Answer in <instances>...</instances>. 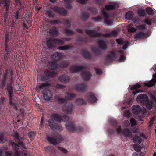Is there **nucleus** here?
Returning a JSON list of instances; mask_svg holds the SVG:
<instances>
[{
  "instance_id": "obj_43",
  "label": "nucleus",
  "mask_w": 156,
  "mask_h": 156,
  "mask_svg": "<svg viewBox=\"0 0 156 156\" xmlns=\"http://www.w3.org/2000/svg\"><path fill=\"white\" fill-rule=\"evenodd\" d=\"M7 90L9 96H13V89L12 86L9 85L7 86Z\"/></svg>"
},
{
  "instance_id": "obj_12",
  "label": "nucleus",
  "mask_w": 156,
  "mask_h": 156,
  "mask_svg": "<svg viewBox=\"0 0 156 156\" xmlns=\"http://www.w3.org/2000/svg\"><path fill=\"white\" fill-rule=\"evenodd\" d=\"M65 126L69 131L74 132L77 130V129L73 123L67 122Z\"/></svg>"
},
{
  "instance_id": "obj_63",
  "label": "nucleus",
  "mask_w": 156,
  "mask_h": 156,
  "mask_svg": "<svg viewBox=\"0 0 156 156\" xmlns=\"http://www.w3.org/2000/svg\"><path fill=\"white\" fill-rule=\"evenodd\" d=\"M116 131L118 133H119L122 132V129L120 126H117Z\"/></svg>"
},
{
  "instance_id": "obj_23",
  "label": "nucleus",
  "mask_w": 156,
  "mask_h": 156,
  "mask_svg": "<svg viewBox=\"0 0 156 156\" xmlns=\"http://www.w3.org/2000/svg\"><path fill=\"white\" fill-rule=\"evenodd\" d=\"M59 80L62 83H65L69 80V78L68 76L63 75L59 78Z\"/></svg>"
},
{
  "instance_id": "obj_44",
  "label": "nucleus",
  "mask_w": 156,
  "mask_h": 156,
  "mask_svg": "<svg viewBox=\"0 0 156 156\" xmlns=\"http://www.w3.org/2000/svg\"><path fill=\"white\" fill-rule=\"evenodd\" d=\"M28 134L29 136V137L30 138V140H32L34 139L35 137V132H33V131L30 132H29L28 133Z\"/></svg>"
},
{
  "instance_id": "obj_25",
  "label": "nucleus",
  "mask_w": 156,
  "mask_h": 156,
  "mask_svg": "<svg viewBox=\"0 0 156 156\" xmlns=\"http://www.w3.org/2000/svg\"><path fill=\"white\" fill-rule=\"evenodd\" d=\"M64 2L65 6L67 9H69L72 8V6L71 5L72 2L71 0H64V2Z\"/></svg>"
},
{
  "instance_id": "obj_54",
  "label": "nucleus",
  "mask_w": 156,
  "mask_h": 156,
  "mask_svg": "<svg viewBox=\"0 0 156 156\" xmlns=\"http://www.w3.org/2000/svg\"><path fill=\"white\" fill-rule=\"evenodd\" d=\"M9 34L7 32L5 33V44H7L8 42L9 41Z\"/></svg>"
},
{
  "instance_id": "obj_18",
  "label": "nucleus",
  "mask_w": 156,
  "mask_h": 156,
  "mask_svg": "<svg viewBox=\"0 0 156 156\" xmlns=\"http://www.w3.org/2000/svg\"><path fill=\"white\" fill-rule=\"evenodd\" d=\"M132 111L134 114L137 115L141 111V109L139 105H135L132 107Z\"/></svg>"
},
{
  "instance_id": "obj_9",
  "label": "nucleus",
  "mask_w": 156,
  "mask_h": 156,
  "mask_svg": "<svg viewBox=\"0 0 156 156\" xmlns=\"http://www.w3.org/2000/svg\"><path fill=\"white\" fill-rule=\"evenodd\" d=\"M96 100L97 99L94 95L92 93H88L86 96V100L89 102L94 103Z\"/></svg>"
},
{
  "instance_id": "obj_24",
  "label": "nucleus",
  "mask_w": 156,
  "mask_h": 156,
  "mask_svg": "<svg viewBox=\"0 0 156 156\" xmlns=\"http://www.w3.org/2000/svg\"><path fill=\"white\" fill-rule=\"evenodd\" d=\"M11 0H2V4H5V8L6 10H9Z\"/></svg>"
},
{
  "instance_id": "obj_1",
  "label": "nucleus",
  "mask_w": 156,
  "mask_h": 156,
  "mask_svg": "<svg viewBox=\"0 0 156 156\" xmlns=\"http://www.w3.org/2000/svg\"><path fill=\"white\" fill-rule=\"evenodd\" d=\"M123 51L120 50L119 51H113L109 52L106 58V62L110 63L114 60H119L120 62H123L125 60L124 56L123 55Z\"/></svg>"
},
{
  "instance_id": "obj_50",
  "label": "nucleus",
  "mask_w": 156,
  "mask_h": 156,
  "mask_svg": "<svg viewBox=\"0 0 156 156\" xmlns=\"http://www.w3.org/2000/svg\"><path fill=\"white\" fill-rule=\"evenodd\" d=\"M124 116L129 118L130 116V112L129 110L124 111L123 112Z\"/></svg>"
},
{
  "instance_id": "obj_34",
  "label": "nucleus",
  "mask_w": 156,
  "mask_h": 156,
  "mask_svg": "<svg viewBox=\"0 0 156 156\" xmlns=\"http://www.w3.org/2000/svg\"><path fill=\"white\" fill-rule=\"evenodd\" d=\"M132 24H129L127 26V30L130 32H134L136 30V29L132 27Z\"/></svg>"
},
{
  "instance_id": "obj_36",
  "label": "nucleus",
  "mask_w": 156,
  "mask_h": 156,
  "mask_svg": "<svg viewBox=\"0 0 156 156\" xmlns=\"http://www.w3.org/2000/svg\"><path fill=\"white\" fill-rule=\"evenodd\" d=\"M116 5L115 3L113 4L106 5L105 6V9L108 10H111L114 9Z\"/></svg>"
},
{
  "instance_id": "obj_52",
  "label": "nucleus",
  "mask_w": 156,
  "mask_h": 156,
  "mask_svg": "<svg viewBox=\"0 0 156 156\" xmlns=\"http://www.w3.org/2000/svg\"><path fill=\"white\" fill-rule=\"evenodd\" d=\"M63 24L67 27L71 26L70 22L67 20L65 19L63 20Z\"/></svg>"
},
{
  "instance_id": "obj_40",
  "label": "nucleus",
  "mask_w": 156,
  "mask_h": 156,
  "mask_svg": "<svg viewBox=\"0 0 156 156\" xmlns=\"http://www.w3.org/2000/svg\"><path fill=\"white\" fill-rule=\"evenodd\" d=\"M133 147L134 150L137 152H140L141 150V147L139 144H134Z\"/></svg>"
},
{
  "instance_id": "obj_22",
  "label": "nucleus",
  "mask_w": 156,
  "mask_h": 156,
  "mask_svg": "<svg viewBox=\"0 0 156 156\" xmlns=\"http://www.w3.org/2000/svg\"><path fill=\"white\" fill-rule=\"evenodd\" d=\"M82 76L83 78L85 80L89 79L92 76L91 73L88 71L83 72Z\"/></svg>"
},
{
  "instance_id": "obj_5",
  "label": "nucleus",
  "mask_w": 156,
  "mask_h": 156,
  "mask_svg": "<svg viewBox=\"0 0 156 156\" xmlns=\"http://www.w3.org/2000/svg\"><path fill=\"white\" fill-rule=\"evenodd\" d=\"M73 107V105L71 103H66L63 107V111L66 114H70L71 113Z\"/></svg>"
},
{
  "instance_id": "obj_51",
  "label": "nucleus",
  "mask_w": 156,
  "mask_h": 156,
  "mask_svg": "<svg viewBox=\"0 0 156 156\" xmlns=\"http://www.w3.org/2000/svg\"><path fill=\"white\" fill-rule=\"evenodd\" d=\"M46 14L49 17H53L54 16V14L52 11L50 10H47L46 11Z\"/></svg>"
},
{
  "instance_id": "obj_38",
  "label": "nucleus",
  "mask_w": 156,
  "mask_h": 156,
  "mask_svg": "<svg viewBox=\"0 0 156 156\" xmlns=\"http://www.w3.org/2000/svg\"><path fill=\"white\" fill-rule=\"evenodd\" d=\"M137 13L141 17H144L146 15L144 10L142 9H139L137 11Z\"/></svg>"
},
{
  "instance_id": "obj_59",
  "label": "nucleus",
  "mask_w": 156,
  "mask_h": 156,
  "mask_svg": "<svg viewBox=\"0 0 156 156\" xmlns=\"http://www.w3.org/2000/svg\"><path fill=\"white\" fill-rule=\"evenodd\" d=\"M133 23L136 24H138L140 23H141L142 22V21L139 18H137L136 19H133Z\"/></svg>"
},
{
  "instance_id": "obj_41",
  "label": "nucleus",
  "mask_w": 156,
  "mask_h": 156,
  "mask_svg": "<svg viewBox=\"0 0 156 156\" xmlns=\"http://www.w3.org/2000/svg\"><path fill=\"white\" fill-rule=\"evenodd\" d=\"M76 104L78 105L86 104L85 102L82 99H77L76 100Z\"/></svg>"
},
{
  "instance_id": "obj_29",
  "label": "nucleus",
  "mask_w": 156,
  "mask_h": 156,
  "mask_svg": "<svg viewBox=\"0 0 156 156\" xmlns=\"http://www.w3.org/2000/svg\"><path fill=\"white\" fill-rule=\"evenodd\" d=\"M146 11L147 13L150 15H153L154 11L150 7H147L146 9Z\"/></svg>"
},
{
  "instance_id": "obj_26",
  "label": "nucleus",
  "mask_w": 156,
  "mask_h": 156,
  "mask_svg": "<svg viewBox=\"0 0 156 156\" xmlns=\"http://www.w3.org/2000/svg\"><path fill=\"white\" fill-rule=\"evenodd\" d=\"M49 33L52 36H55L58 34V31L55 27H53L49 30Z\"/></svg>"
},
{
  "instance_id": "obj_20",
  "label": "nucleus",
  "mask_w": 156,
  "mask_h": 156,
  "mask_svg": "<svg viewBox=\"0 0 156 156\" xmlns=\"http://www.w3.org/2000/svg\"><path fill=\"white\" fill-rule=\"evenodd\" d=\"M62 56L61 53L55 52L51 55V59L55 61L59 60Z\"/></svg>"
},
{
  "instance_id": "obj_16",
  "label": "nucleus",
  "mask_w": 156,
  "mask_h": 156,
  "mask_svg": "<svg viewBox=\"0 0 156 156\" xmlns=\"http://www.w3.org/2000/svg\"><path fill=\"white\" fill-rule=\"evenodd\" d=\"M153 77L154 78L151 80L149 83H144V85L148 87H151L154 86L155 83H156V74H153Z\"/></svg>"
},
{
  "instance_id": "obj_21",
  "label": "nucleus",
  "mask_w": 156,
  "mask_h": 156,
  "mask_svg": "<svg viewBox=\"0 0 156 156\" xmlns=\"http://www.w3.org/2000/svg\"><path fill=\"white\" fill-rule=\"evenodd\" d=\"M47 66L48 69L51 70H55L58 67L57 64L55 62H48Z\"/></svg>"
},
{
  "instance_id": "obj_62",
  "label": "nucleus",
  "mask_w": 156,
  "mask_h": 156,
  "mask_svg": "<svg viewBox=\"0 0 156 156\" xmlns=\"http://www.w3.org/2000/svg\"><path fill=\"white\" fill-rule=\"evenodd\" d=\"M4 136L3 133H0V143H3Z\"/></svg>"
},
{
  "instance_id": "obj_15",
  "label": "nucleus",
  "mask_w": 156,
  "mask_h": 156,
  "mask_svg": "<svg viewBox=\"0 0 156 156\" xmlns=\"http://www.w3.org/2000/svg\"><path fill=\"white\" fill-rule=\"evenodd\" d=\"M117 42L120 45H123L122 48L125 50L128 47L129 45V43L128 41H124L122 38L116 39Z\"/></svg>"
},
{
  "instance_id": "obj_7",
  "label": "nucleus",
  "mask_w": 156,
  "mask_h": 156,
  "mask_svg": "<svg viewBox=\"0 0 156 156\" xmlns=\"http://www.w3.org/2000/svg\"><path fill=\"white\" fill-rule=\"evenodd\" d=\"M44 98L45 100H50L52 97L51 91L49 89H45L42 92Z\"/></svg>"
},
{
  "instance_id": "obj_2",
  "label": "nucleus",
  "mask_w": 156,
  "mask_h": 156,
  "mask_svg": "<svg viewBox=\"0 0 156 156\" xmlns=\"http://www.w3.org/2000/svg\"><path fill=\"white\" fill-rule=\"evenodd\" d=\"M86 34L90 37H99L103 35L105 37H110L112 36H116L118 34L116 30L111 31L110 32L105 34H100L94 32L93 30L87 29L85 31Z\"/></svg>"
},
{
  "instance_id": "obj_14",
  "label": "nucleus",
  "mask_w": 156,
  "mask_h": 156,
  "mask_svg": "<svg viewBox=\"0 0 156 156\" xmlns=\"http://www.w3.org/2000/svg\"><path fill=\"white\" fill-rule=\"evenodd\" d=\"M134 38L136 40H139L147 37L146 34L143 31L138 32L134 35Z\"/></svg>"
},
{
  "instance_id": "obj_11",
  "label": "nucleus",
  "mask_w": 156,
  "mask_h": 156,
  "mask_svg": "<svg viewBox=\"0 0 156 156\" xmlns=\"http://www.w3.org/2000/svg\"><path fill=\"white\" fill-rule=\"evenodd\" d=\"M104 17L106 19L104 21V23L108 26H112L113 25V22L111 21L108 20L107 19H108L109 17L108 14L105 11V9H103L101 10Z\"/></svg>"
},
{
  "instance_id": "obj_28",
  "label": "nucleus",
  "mask_w": 156,
  "mask_h": 156,
  "mask_svg": "<svg viewBox=\"0 0 156 156\" xmlns=\"http://www.w3.org/2000/svg\"><path fill=\"white\" fill-rule=\"evenodd\" d=\"M133 15V13L132 12H128L126 13L125 16L127 19L130 20L132 18Z\"/></svg>"
},
{
  "instance_id": "obj_17",
  "label": "nucleus",
  "mask_w": 156,
  "mask_h": 156,
  "mask_svg": "<svg viewBox=\"0 0 156 156\" xmlns=\"http://www.w3.org/2000/svg\"><path fill=\"white\" fill-rule=\"evenodd\" d=\"M52 9L55 11L63 15H65L67 13V11L64 9L62 7H54L52 8Z\"/></svg>"
},
{
  "instance_id": "obj_30",
  "label": "nucleus",
  "mask_w": 156,
  "mask_h": 156,
  "mask_svg": "<svg viewBox=\"0 0 156 156\" xmlns=\"http://www.w3.org/2000/svg\"><path fill=\"white\" fill-rule=\"evenodd\" d=\"M90 15L88 13H84L81 15V19L83 20H86L89 18Z\"/></svg>"
},
{
  "instance_id": "obj_53",
  "label": "nucleus",
  "mask_w": 156,
  "mask_h": 156,
  "mask_svg": "<svg viewBox=\"0 0 156 156\" xmlns=\"http://www.w3.org/2000/svg\"><path fill=\"white\" fill-rule=\"evenodd\" d=\"M46 150L49 152H53L54 150L52 146H48L46 148Z\"/></svg>"
},
{
  "instance_id": "obj_6",
  "label": "nucleus",
  "mask_w": 156,
  "mask_h": 156,
  "mask_svg": "<svg viewBox=\"0 0 156 156\" xmlns=\"http://www.w3.org/2000/svg\"><path fill=\"white\" fill-rule=\"evenodd\" d=\"M136 100L138 102H140L142 104H145L148 101V98L146 95L141 94L137 96Z\"/></svg>"
},
{
  "instance_id": "obj_35",
  "label": "nucleus",
  "mask_w": 156,
  "mask_h": 156,
  "mask_svg": "<svg viewBox=\"0 0 156 156\" xmlns=\"http://www.w3.org/2000/svg\"><path fill=\"white\" fill-rule=\"evenodd\" d=\"M150 97L151 100L156 103V93L153 92L150 93Z\"/></svg>"
},
{
  "instance_id": "obj_33",
  "label": "nucleus",
  "mask_w": 156,
  "mask_h": 156,
  "mask_svg": "<svg viewBox=\"0 0 156 156\" xmlns=\"http://www.w3.org/2000/svg\"><path fill=\"white\" fill-rule=\"evenodd\" d=\"M82 55L86 58H89L90 57V55L87 50H83L82 51Z\"/></svg>"
},
{
  "instance_id": "obj_39",
  "label": "nucleus",
  "mask_w": 156,
  "mask_h": 156,
  "mask_svg": "<svg viewBox=\"0 0 156 156\" xmlns=\"http://www.w3.org/2000/svg\"><path fill=\"white\" fill-rule=\"evenodd\" d=\"M145 105L147 109L151 110L152 109L153 106V103L152 102L148 101Z\"/></svg>"
},
{
  "instance_id": "obj_3",
  "label": "nucleus",
  "mask_w": 156,
  "mask_h": 156,
  "mask_svg": "<svg viewBox=\"0 0 156 156\" xmlns=\"http://www.w3.org/2000/svg\"><path fill=\"white\" fill-rule=\"evenodd\" d=\"M53 119L58 122H61L62 120V118L60 115L57 114H53L48 121L49 126L51 128H52L53 126L54 121Z\"/></svg>"
},
{
  "instance_id": "obj_47",
  "label": "nucleus",
  "mask_w": 156,
  "mask_h": 156,
  "mask_svg": "<svg viewBox=\"0 0 156 156\" xmlns=\"http://www.w3.org/2000/svg\"><path fill=\"white\" fill-rule=\"evenodd\" d=\"M55 43L58 44H64V41L62 40L56 39L55 38Z\"/></svg>"
},
{
  "instance_id": "obj_48",
  "label": "nucleus",
  "mask_w": 156,
  "mask_h": 156,
  "mask_svg": "<svg viewBox=\"0 0 156 156\" xmlns=\"http://www.w3.org/2000/svg\"><path fill=\"white\" fill-rule=\"evenodd\" d=\"M141 87V86L140 84L139 83H137L136 84L133 85V86L130 89L132 90H133L135 89L140 87Z\"/></svg>"
},
{
  "instance_id": "obj_42",
  "label": "nucleus",
  "mask_w": 156,
  "mask_h": 156,
  "mask_svg": "<svg viewBox=\"0 0 156 156\" xmlns=\"http://www.w3.org/2000/svg\"><path fill=\"white\" fill-rule=\"evenodd\" d=\"M49 85V84L47 83H42L40 85L38 88L36 87V89L38 91H39V90L38 88H39L40 89H41L42 88L48 86Z\"/></svg>"
},
{
  "instance_id": "obj_58",
  "label": "nucleus",
  "mask_w": 156,
  "mask_h": 156,
  "mask_svg": "<svg viewBox=\"0 0 156 156\" xmlns=\"http://www.w3.org/2000/svg\"><path fill=\"white\" fill-rule=\"evenodd\" d=\"M14 139L16 141H19V136L16 132L13 136Z\"/></svg>"
},
{
  "instance_id": "obj_8",
  "label": "nucleus",
  "mask_w": 156,
  "mask_h": 156,
  "mask_svg": "<svg viewBox=\"0 0 156 156\" xmlns=\"http://www.w3.org/2000/svg\"><path fill=\"white\" fill-rule=\"evenodd\" d=\"M87 87V86L84 84L75 85L74 87L75 89L80 92H83L86 91Z\"/></svg>"
},
{
  "instance_id": "obj_45",
  "label": "nucleus",
  "mask_w": 156,
  "mask_h": 156,
  "mask_svg": "<svg viewBox=\"0 0 156 156\" xmlns=\"http://www.w3.org/2000/svg\"><path fill=\"white\" fill-rule=\"evenodd\" d=\"M68 65L67 63L65 62H61L60 64L59 65V66L60 68H66Z\"/></svg>"
},
{
  "instance_id": "obj_57",
  "label": "nucleus",
  "mask_w": 156,
  "mask_h": 156,
  "mask_svg": "<svg viewBox=\"0 0 156 156\" xmlns=\"http://www.w3.org/2000/svg\"><path fill=\"white\" fill-rule=\"evenodd\" d=\"M145 23L150 26L152 24L151 20L149 18H147L144 21Z\"/></svg>"
},
{
  "instance_id": "obj_64",
  "label": "nucleus",
  "mask_w": 156,
  "mask_h": 156,
  "mask_svg": "<svg viewBox=\"0 0 156 156\" xmlns=\"http://www.w3.org/2000/svg\"><path fill=\"white\" fill-rule=\"evenodd\" d=\"M11 145L12 147H14L16 148V149H19V146L15 143L14 142H12L11 143Z\"/></svg>"
},
{
  "instance_id": "obj_10",
  "label": "nucleus",
  "mask_w": 156,
  "mask_h": 156,
  "mask_svg": "<svg viewBox=\"0 0 156 156\" xmlns=\"http://www.w3.org/2000/svg\"><path fill=\"white\" fill-rule=\"evenodd\" d=\"M85 67L83 66H78L76 65L72 66L70 68V71L72 73H76L84 69Z\"/></svg>"
},
{
  "instance_id": "obj_4",
  "label": "nucleus",
  "mask_w": 156,
  "mask_h": 156,
  "mask_svg": "<svg viewBox=\"0 0 156 156\" xmlns=\"http://www.w3.org/2000/svg\"><path fill=\"white\" fill-rule=\"evenodd\" d=\"M47 139L50 143L53 145H56L58 143H60L62 141V136L59 135L54 137H50L47 136Z\"/></svg>"
},
{
  "instance_id": "obj_37",
  "label": "nucleus",
  "mask_w": 156,
  "mask_h": 156,
  "mask_svg": "<svg viewBox=\"0 0 156 156\" xmlns=\"http://www.w3.org/2000/svg\"><path fill=\"white\" fill-rule=\"evenodd\" d=\"M122 133L125 136L128 137L130 135L129 130L128 129H126L123 130Z\"/></svg>"
},
{
  "instance_id": "obj_13",
  "label": "nucleus",
  "mask_w": 156,
  "mask_h": 156,
  "mask_svg": "<svg viewBox=\"0 0 156 156\" xmlns=\"http://www.w3.org/2000/svg\"><path fill=\"white\" fill-rule=\"evenodd\" d=\"M100 47L102 49H105L107 48L106 45V40L105 39L99 38L97 41Z\"/></svg>"
},
{
  "instance_id": "obj_61",
  "label": "nucleus",
  "mask_w": 156,
  "mask_h": 156,
  "mask_svg": "<svg viewBox=\"0 0 156 156\" xmlns=\"http://www.w3.org/2000/svg\"><path fill=\"white\" fill-rule=\"evenodd\" d=\"M145 25L142 24L140 25L139 26H137L136 27V29H139L140 30H143L145 29Z\"/></svg>"
},
{
  "instance_id": "obj_27",
  "label": "nucleus",
  "mask_w": 156,
  "mask_h": 156,
  "mask_svg": "<svg viewBox=\"0 0 156 156\" xmlns=\"http://www.w3.org/2000/svg\"><path fill=\"white\" fill-rule=\"evenodd\" d=\"M44 73L47 77H52L55 74L54 72H50L47 70H45L44 71Z\"/></svg>"
},
{
  "instance_id": "obj_32",
  "label": "nucleus",
  "mask_w": 156,
  "mask_h": 156,
  "mask_svg": "<svg viewBox=\"0 0 156 156\" xmlns=\"http://www.w3.org/2000/svg\"><path fill=\"white\" fill-rule=\"evenodd\" d=\"M133 142L135 143L140 144L142 142L141 139L139 136H135L132 139Z\"/></svg>"
},
{
  "instance_id": "obj_49",
  "label": "nucleus",
  "mask_w": 156,
  "mask_h": 156,
  "mask_svg": "<svg viewBox=\"0 0 156 156\" xmlns=\"http://www.w3.org/2000/svg\"><path fill=\"white\" fill-rule=\"evenodd\" d=\"M65 33L68 35L70 36L73 35L74 32L73 31L69 30H65Z\"/></svg>"
},
{
  "instance_id": "obj_60",
  "label": "nucleus",
  "mask_w": 156,
  "mask_h": 156,
  "mask_svg": "<svg viewBox=\"0 0 156 156\" xmlns=\"http://www.w3.org/2000/svg\"><path fill=\"white\" fill-rule=\"evenodd\" d=\"M6 101V98L4 97L0 98V105L4 104Z\"/></svg>"
},
{
  "instance_id": "obj_19",
  "label": "nucleus",
  "mask_w": 156,
  "mask_h": 156,
  "mask_svg": "<svg viewBox=\"0 0 156 156\" xmlns=\"http://www.w3.org/2000/svg\"><path fill=\"white\" fill-rule=\"evenodd\" d=\"M55 44V38H51L47 40V45L48 48H52L54 47Z\"/></svg>"
},
{
  "instance_id": "obj_56",
  "label": "nucleus",
  "mask_w": 156,
  "mask_h": 156,
  "mask_svg": "<svg viewBox=\"0 0 156 156\" xmlns=\"http://www.w3.org/2000/svg\"><path fill=\"white\" fill-rule=\"evenodd\" d=\"M49 22L52 25H54L55 24H58L61 23L58 20H50Z\"/></svg>"
},
{
  "instance_id": "obj_46",
  "label": "nucleus",
  "mask_w": 156,
  "mask_h": 156,
  "mask_svg": "<svg viewBox=\"0 0 156 156\" xmlns=\"http://www.w3.org/2000/svg\"><path fill=\"white\" fill-rule=\"evenodd\" d=\"M71 47L68 45H66L60 46L58 47V49L61 50H66L69 49Z\"/></svg>"
},
{
  "instance_id": "obj_31",
  "label": "nucleus",
  "mask_w": 156,
  "mask_h": 156,
  "mask_svg": "<svg viewBox=\"0 0 156 156\" xmlns=\"http://www.w3.org/2000/svg\"><path fill=\"white\" fill-rule=\"evenodd\" d=\"M66 98L68 100H70L76 96V95L73 94H69L66 92Z\"/></svg>"
},
{
  "instance_id": "obj_55",
  "label": "nucleus",
  "mask_w": 156,
  "mask_h": 156,
  "mask_svg": "<svg viewBox=\"0 0 156 156\" xmlns=\"http://www.w3.org/2000/svg\"><path fill=\"white\" fill-rule=\"evenodd\" d=\"M130 122L131 126H133L137 124L136 121L134 118H132L130 120Z\"/></svg>"
}]
</instances>
